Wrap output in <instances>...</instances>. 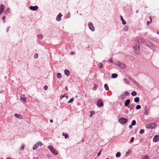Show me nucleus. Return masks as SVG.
Wrapping results in <instances>:
<instances>
[{"mask_svg":"<svg viewBox=\"0 0 159 159\" xmlns=\"http://www.w3.org/2000/svg\"><path fill=\"white\" fill-rule=\"evenodd\" d=\"M71 55H74L75 54V52H71L70 53Z\"/></svg>","mask_w":159,"mask_h":159,"instance_id":"obj_55","label":"nucleus"},{"mask_svg":"<svg viewBox=\"0 0 159 159\" xmlns=\"http://www.w3.org/2000/svg\"><path fill=\"white\" fill-rule=\"evenodd\" d=\"M48 148L51 152L55 156L58 155V153L56 150L54 149L52 145H50L48 147Z\"/></svg>","mask_w":159,"mask_h":159,"instance_id":"obj_1","label":"nucleus"},{"mask_svg":"<svg viewBox=\"0 0 159 159\" xmlns=\"http://www.w3.org/2000/svg\"><path fill=\"white\" fill-rule=\"evenodd\" d=\"M134 101L135 102H138L139 101V97H137L134 98Z\"/></svg>","mask_w":159,"mask_h":159,"instance_id":"obj_20","label":"nucleus"},{"mask_svg":"<svg viewBox=\"0 0 159 159\" xmlns=\"http://www.w3.org/2000/svg\"><path fill=\"white\" fill-rule=\"evenodd\" d=\"M74 100V98H71L70 100L67 103H70L72 102Z\"/></svg>","mask_w":159,"mask_h":159,"instance_id":"obj_33","label":"nucleus"},{"mask_svg":"<svg viewBox=\"0 0 159 159\" xmlns=\"http://www.w3.org/2000/svg\"><path fill=\"white\" fill-rule=\"evenodd\" d=\"M38 55L37 53H35L34 55V57L35 58H37L38 57Z\"/></svg>","mask_w":159,"mask_h":159,"instance_id":"obj_43","label":"nucleus"},{"mask_svg":"<svg viewBox=\"0 0 159 159\" xmlns=\"http://www.w3.org/2000/svg\"><path fill=\"white\" fill-rule=\"evenodd\" d=\"M104 87L106 90H109V87L107 84H104Z\"/></svg>","mask_w":159,"mask_h":159,"instance_id":"obj_26","label":"nucleus"},{"mask_svg":"<svg viewBox=\"0 0 159 159\" xmlns=\"http://www.w3.org/2000/svg\"><path fill=\"white\" fill-rule=\"evenodd\" d=\"M141 108V106L140 105H138L136 106V108L137 110L140 109Z\"/></svg>","mask_w":159,"mask_h":159,"instance_id":"obj_34","label":"nucleus"},{"mask_svg":"<svg viewBox=\"0 0 159 159\" xmlns=\"http://www.w3.org/2000/svg\"><path fill=\"white\" fill-rule=\"evenodd\" d=\"M98 66L99 68H102L103 66L102 64L101 63L99 64Z\"/></svg>","mask_w":159,"mask_h":159,"instance_id":"obj_41","label":"nucleus"},{"mask_svg":"<svg viewBox=\"0 0 159 159\" xmlns=\"http://www.w3.org/2000/svg\"><path fill=\"white\" fill-rule=\"evenodd\" d=\"M132 95L133 96H135L137 95V93L135 91H133L131 93Z\"/></svg>","mask_w":159,"mask_h":159,"instance_id":"obj_27","label":"nucleus"},{"mask_svg":"<svg viewBox=\"0 0 159 159\" xmlns=\"http://www.w3.org/2000/svg\"><path fill=\"white\" fill-rule=\"evenodd\" d=\"M134 84L137 87H139L140 86V85L136 81Z\"/></svg>","mask_w":159,"mask_h":159,"instance_id":"obj_44","label":"nucleus"},{"mask_svg":"<svg viewBox=\"0 0 159 159\" xmlns=\"http://www.w3.org/2000/svg\"><path fill=\"white\" fill-rule=\"evenodd\" d=\"M94 111H91V112H90V117H91L92 116V115L93 114H94Z\"/></svg>","mask_w":159,"mask_h":159,"instance_id":"obj_45","label":"nucleus"},{"mask_svg":"<svg viewBox=\"0 0 159 159\" xmlns=\"http://www.w3.org/2000/svg\"><path fill=\"white\" fill-rule=\"evenodd\" d=\"M157 34H159V31H157Z\"/></svg>","mask_w":159,"mask_h":159,"instance_id":"obj_63","label":"nucleus"},{"mask_svg":"<svg viewBox=\"0 0 159 159\" xmlns=\"http://www.w3.org/2000/svg\"><path fill=\"white\" fill-rule=\"evenodd\" d=\"M38 159V157H37V158H36V159Z\"/></svg>","mask_w":159,"mask_h":159,"instance_id":"obj_64","label":"nucleus"},{"mask_svg":"<svg viewBox=\"0 0 159 159\" xmlns=\"http://www.w3.org/2000/svg\"><path fill=\"white\" fill-rule=\"evenodd\" d=\"M62 135L64 136L65 139H66L68 137V135L67 134H64V133H63L62 134Z\"/></svg>","mask_w":159,"mask_h":159,"instance_id":"obj_28","label":"nucleus"},{"mask_svg":"<svg viewBox=\"0 0 159 159\" xmlns=\"http://www.w3.org/2000/svg\"><path fill=\"white\" fill-rule=\"evenodd\" d=\"M148 111L147 109H145V111L144 113V115H147L148 114Z\"/></svg>","mask_w":159,"mask_h":159,"instance_id":"obj_40","label":"nucleus"},{"mask_svg":"<svg viewBox=\"0 0 159 159\" xmlns=\"http://www.w3.org/2000/svg\"><path fill=\"white\" fill-rule=\"evenodd\" d=\"M25 99H26V98L24 97L22 98L21 97L20 100L22 101H24V102H26Z\"/></svg>","mask_w":159,"mask_h":159,"instance_id":"obj_35","label":"nucleus"},{"mask_svg":"<svg viewBox=\"0 0 159 159\" xmlns=\"http://www.w3.org/2000/svg\"><path fill=\"white\" fill-rule=\"evenodd\" d=\"M97 105L98 107H101L103 106V103L102 101V99L99 100L97 102Z\"/></svg>","mask_w":159,"mask_h":159,"instance_id":"obj_7","label":"nucleus"},{"mask_svg":"<svg viewBox=\"0 0 159 159\" xmlns=\"http://www.w3.org/2000/svg\"><path fill=\"white\" fill-rule=\"evenodd\" d=\"M130 102V100L129 99L126 100L125 102V105L126 107H127L129 106Z\"/></svg>","mask_w":159,"mask_h":159,"instance_id":"obj_13","label":"nucleus"},{"mask_svg":"<svg viewBox=\"0 0 159 159\" xmlns=\"http://www.w3.org/2000/svg\"><path fill=\"white\" fill-rule=\"evenodd\" d=\"M88 25L89 26V29L91 30L92 31H93L95 30V28L93 26V24L90 22H89L88 23Z\"/></svg>","mask_w":159,"mask_h":159,"instance_id":"obj_6","label":"nucleus"},{"mask_svg":"<svg viewBox=\"0 0 159 159\" xmlns=\"http://www.w3.org/2000/svg\"><path fill=\"white\" fill-rule=\"evenodd\" d=\"M125 113L126 114H128V110H126L125 111Z\"/></svg>","mask_w":159,"mask_h":159,"instance_id":"obj_59","label":"nucleus"},{"mask_svg":"<svg viewBox=\"0 0 159 159\" xmlns=\"http://www.w3.org/2000/svg\"><path fill=\"white\" fill-rule=\"evenodd\" d=\"M38 37L40 39H41L43 38V36L41 34H39L38 35Z\"/></svg>","mask_w":159,"mask_h":159,"instance_id":"obj_32","label":"nucleus"},{"mask_svg":"<svg viewBox=\"0 0 159 159\" xmlns=\"http://www.w3.org/2000/svg\"><path fill=\"white\" fill-rule=\"evenodd\" d=\"M159 140V136L158 135H155L153 138V141L154 142H157Z\"/></svg>","mask_w":159,"mask_h":159,"instance_id":"obj_8","label":"nucleus"},{"mask_svg":"<svg viewBox=\"0 0 159 159\" xmlns=\"http://www.w3.org/2000/svg\"><path fill=\"white\" fill-rule=\"evenodd\" d=\"M121 156V153L120 152H117L116 155V157H120Z\"/></svg>","mask_w":159,"mask_h":159,"instance_id":"obj_25","label":"nucleus"},{"mask_svg":"<svg viewBox=\"0 0 159 159\" xmlns=\"http://www.w3.org/2000/svg\"><path fill=\"white\" fill-rule=\"evenodd\" d=\"M10 11V9L9 8H7L6 9L5 11L4 14L5 15H7L9 13Z\"/></svg>","mask_w":159,"mask_h":159,"instance_id":"obj_16","label":"nucleus"},{"mask_svg":"<svg viewBox=\"0 0 159 159\" xmlns=\"http://www.w3.org/2000/svg\"><path fill=\"white\" fill-rule=\"evenodd\" d=\"M29 8L31 10L35 11L38 8V7L36 6H30V7Z\"/></svg>","mask_w":159,"mask_h":159,"instance_id":"obj_11","label":"nucleus"},{"mask_svg":"<svg viewBox=\"0 0 159 159\" xmlns=\"http://www.w3.org/2000/svg\"><path fill=\"white\" fill-rule=\"evenodd\" d=\"M135 105L134 104H131L128 106V108L131 111L134 107Z\"/></svg>","mask_w":159,"mask_h":159,"instance_id":"obj_17","label":"nucleus"},{"mask_svg":"<svg viewBox=\"0 0 159 159\" xmlns=\"http://www.w3.org/2000/svg\"><path fill=\"white\" fill-rule=\"evenodd\" d=\"M65 89H66V90H68V88H67V87H66Z\"/></svg>","mask_w":159,"mask_h":159,"instance_id":"obj_61","label":"nucleus"},{"mask_svg":"<svg viewBox=\"0 0 159 159\" xmlns=\"http://www.w3.org/2000/svg\"><path fill=\"white\" fill-rule=\"evenodd\" d=\"M149 157L147 155L143 156L142 157V159H149Z\"/></svg>","mask_w":159,"mask_h":159,"instance_id":"obj_22","label":"nucleus"},{"mask_svg":"<svg viewBox=\"0 0 159 159\" xmlns=\"http://www.w3.org/2000/svg\"><path fill=\"white\" fill-rule=\"evenodd\" d=\"M101 151H100L98 154H97V156H100V154H101Z\"/></svg>","mask_w":159,"mask_h":159,"instance_id":"obj_51","label":"nucleus"},{"mask_svg":"<svg viewBox=\"0 0 159 159\" xmlns=\"http://www.w3.org/2000/svg\"><path fill=\"white\" fill-rule=\"evenodd\" d=\"M57 77L58 78H61V74L60 73H58L57 75Z\"/></svg>","mask_w":159,"mask_h":159,"instance_id":"obj_31","label":"nucleus"},{"mask_svg":"<svg viewBox=\"0 0 159 159\" xmlns=\"http://www.w3.org/2000/svg\"><path fill=\"white\" fill-rule=\"evenodd\" d=\"M120 18L121 21H122V23L123 25H125L126 24V22L124 19L121 16H120Z\"/></svg>","mask_w":159,"mask_h":159,"instance_id":"obj_18","label":"nucleus"},{"mask_svg":"<svg viewBox=\"0 0 159 159\" xmlns=\"http://www.w3.org/2000/svg\"><path fill=\"white\" fill-rule=\"evenodd\" d=\"M144 130L143 129H142L140 131L139 133L141 134H143L144 133Z\"/></svg>","mask_w":159,"mask_h":159,"instance_id":"obj_39","label":"nucleus"},{"mask_svg":"<svg viewBox=\"0 0 159 159\" xmlns=\"http://www.w3.org/2000/svg\"><path fill=\"white\" fill-rule=\"evenodd\" d=\"M132 125H130L129 126V129H131L132 128Z\"/></svg>","mask_w":159,"mask_h":159,"instance_id":"obj_53","label":"nucleus"},{"mask_svg":"<svg viewBox=\"0 0 159 159\" xmlns=\"http://www.w3.org/2000/svg\"><path fill=\"white\" fill-rule=\"evenodd\" d=\"M134 140V138L133 137H132L130 139V141L131 142H133Z\"/></svg>","mask_w":159,"mask_h":159,"instance_id":"obj_48","label":"nucleus"},{"mask_svg":"<svg viewBox=\"0 0 159 159\" xmlns=\"http://www.w3.org/2000/svg\"><path fill=\"white\" fill-rule=\"evenodd\" d=\"M6 18V17L5 16H3L2 17V20H3L4 22H5V19Z\"/></svg>","mask_w":159,"mask_h":159,"instance_id":"obj_42","label":"nucleus"},{"mask_svg":"<svg viewBox=\"0 0 159 159\" xmlns=\"http://www.w3.org/2000/svg\"><path fill=\"white\" fill-rule=\"evenodd\" d=\"M43 143L41 142H38L36 143V144L39 147V146H41L43 145Z\"/></svg>","mask_w":159,"mask_h":159,"instance_id":"obj_24","label":"nucleus"},{"mask_svg":"<svg viewBox=\"0 0 159 159\" xmlns=\"http://www.w3.org/2000/svg\"><path fill=\"white\" fill-rule=\"evenodd\" d=\"M5 8V7L2 4L1 6L0 7V11H2V12H3Z\"/></svg>","mask_w":159,"mask_h":159,"instance_id":"obj_14","label":"nucleus"},{"mask_svg":"<svg viewBox=\"0 0 159 159\" xmlns=\"http://www.w3.org/2000/svg\"><path fill=\"white\" fill-rule=\"evenodd\" d=\"M84 139H82V142H84Z\"/></svg>","mask_w":159,"mask_h":159,"instance_id":"obj_62","label":"nucleus"},{"mask_svg":"<svg viewBox=\"0 0 159 159\" xmlns=\"http://www.w3.org/2000/svg\"><path fill=\"white\" fill-rule=\"evenodd\" d=\"M48 87L46 85H45L44 86V89L45 90H47L48 89Z\"/></svg>","mask_w":159,"mask_h":159,"instance_id":"obj_49","label":"nucleus"},{"mask_svg":"<svg viewBox=\"0 0 159 159\" xmlns=\"http://www.w3.org/2000/svg\"><path fill=\"white\" fill-rule=\"evenodd\" d=\"M150 21H147V25H149V24L151 22H152L151 19L150 18Z\"/></svg>","mask_w":159,"mask_h":159,"instance_id":"obj_47","label":"nucleus"},{"mask_svg":"<svg viewBox=\"0 0 159 159\" xmlns=\"http://www.w3.org/2000/svg\"><path fill=\"white\" fill-rule=\"evenodd\" d=\"M137 41L139 43H144V40L141 38L138 37L137 39Z\"/></svg>","mask_w":159,"mask_h":159,"instance_id":"obj_12","label":"nucleus"},{"mask_svg":"<svg viewBox=\"0 0 159 159\" xmlns=\"http://www.w3.org/2000/svg\"><path fill=\"white\" fill-rule=\"evenodd\" d=\"M146 45L150 48H153L154 46L150 42H147L146 43Z\"/></svg>","mask_w":159,"mask_h":159,"instance_id":"obj_9","label":"nucleus"},{"mask_svg":"<svg viewBox=\"0 0 159 159\" xmlns=\"http://www.w3.org/2000/svg\"><path fill=\"white\" fill-rule=\"evenodd\" d=\"M129 95V93L128 92L125 91L124 93V95H123L124 98H125V96H127Z\"/></svg>","mask_w":159,"mask_h":159,"instance_id":"obj_19","label":"nucleus"},{"mask_svg":"<svg viewBox=\"0 0 159 159\" xmlns=\"http://www.w3.org/2000/svg\"><path fill=\"white\" fill-rule=\"evenodd\" d=\"M10 26H9V27H8L7 28V32H8L9 29H10Z\"/></svg>","mask_w":159,"mask_h":159,"instance_id":"obj_52","label":"nucleus"},{"mask_svg":"<svg viewBox=\"0 0 159 159\" xmlns=\"http://www.w3.org/2000/svg\"><path fill=\"white\" fill-rule=\"evenodd\" d=\"M121 99H123L124 98V97L122 95L121 96Z\"/></svg>","mask_w":159,"mask_h":159,"instance_id":"obj_58","label":"nucleus"},{"mask_svg":"<svg viewBox=\"0 0 159 159\" xmlns=\"http://www.w3.org/2000/svg\"><path fill=\"white\" fill-rule=\"evenodd\" d=\"M124 83L126 84H128L129 82L128 80L126 79H124Z\"/></svg>","mask_w":159,"mask_h":159,"instance_id":"obj_46","label":"nucleus"},{"mask_svg":"<svg viewBox=\"0 0 159 159\" xmlns=\"http://www.w3.org/2000/svg\"><path fill=\"white\" fill-rule=\"evenodd\" d=\"M64 97V95H61L60 97V98L61 99H62Z\"/></svg>","mask_w":159,"mask_h":159,"instance_id":"obj_54","label":"nucleus"},{"mask_svg":"<svg viewBox=\"0 0 159 159\" xmlns=\"http://www.w3.org/2000/svg\"><path fill=\"white\" fill-rule=\"evenodd\" d=\"M14 116L16 118H20V116L19 114H14Z\"/></svg>","mask_w":159,"mask_h":159,"instance_id":"obj_37","label":"nucleus"},{"mask_svg":"<svg viewBox=\"0 0 159 159\" xmlns=\"http://www.w3.org/2000/svg\"><path fill=\"white\" fill-rule=\"evenodd\" d=\"M136 13H138V12H139V11L138 10H136Z\"/></svg>","mask_w":159,"mask_h":159,"instance_id":"obj_60","label":"nucleus"},{"mask_svg":"<svg viewBox=\"0 0 159 159\" xmlns=\"http://www.w3.org/2000/svg\"><path fill=\"white\" fill-rule=\"evenodd\" d=\"M96 88V87L95 86V85H94V87L93 88V89L95 90Z\"/></svg>","mask_w":159,"mask_h":159,"instance_id":"obj_56","label":"nucleus"},{"mask_svg":"<svg viewBox=\"0 0 159 159\" xmlns=\"http://www.w3.org/2000/svg\"><path fill=\"white\" fill-rule=\"evenodd\" d=\"M62 16L61 13H59V14L57 16L56 20L57 21H60L61 20V17Z\"/></svg>","mask_w":159,"mask_h":159,"instance_id":"obj_10","label":"nucleus"},{"mask_svg":"<svg viewBox=\"0 0 159 159\" xmlns=\"http://www.w3.org/2000/svg\"><path fill=\"white\" fill-rule=\"evenodd\" d=\"M129 79L134 84L136 82V81L133 78H132L131 77H129Z\"/></svg>","mask_w":159,"mask_h":159,"instance_id":"obj_23","label":"nucleus"},{"mask_svg":"<svg viewBox=\"0 0 159 159\" xmlns=\"http://www.w3.org/2000/svg\"><path fill=\"white\" fill-rule=\"evenodd\" d=\"M113 61V60L112 58H110L108 60V61L110 62H112Z\"/></svg>","mask_w":159,"mask_h":159,"instance_id":"obj_50","label":"nucleus"},{"mask_svg":"<svg viewBox=\"0 0 159 159\" xmlns=\"http://www.w3.org/2000/svg\"><path fill=\"white\" fill-rule=\"evenodd\" d=\"M38 147V146L36 144H35L33 147V149L34 150H35Z\"/></svg>","mask_w":159,"mask_h":159,"instance_id":"obj_30","label":"nucleus"},{"mask_svg":"<svg viewBox=\"0 0 159 159\" xmlns=\"http://www.w3.org/2000/svg\"><path fill=\"white\" fill-rule=\"evenodd\" d=\"M128 29V27L126 26H125L123 28V30L125 31H126Z\"/></svg>","mask_w":159,"mask_h":159,"instance_id":"obj_36","label":"nucleus"},{"mask_svg":"<svg viewBox=\"0 0 159 159\" xmlns=\"http://www.w3.org/2000/svg\"><path fill=\"white\" fill-rule=\"evenodd\" d=\"M128 121L127 119L122 117L119 120V122L122 124H124L126 123Z\"/></svg>","mask_w":159,"mask_h":159,"instance_id":"obj_5","label":"nucleus"},{"mask_svg":"<svg viewBox=\"0 0 159 159\" xmlns=\"http://www.w3.org/2000/svg\"><path fill=\"white\" fill-rule=\"evenodd\" d=\"M134 48L136 54H139V53L140 46L139 45L135 44L134 45Z\"/></svg>","mask_w":159,"mask_h":159,"instance_id":"obj_3","label":"nucleus"},{"mask_svg":"<svg viewBox=\"0 0 159 159\" xmlns=\"http://www.w3.org/2000/svg\"><path fill=\"white\" fill-rule=\"evenodd\" d=\"M136 124V122L135 120H133L131 123V125L133 126L135 125Z\"/></svg>","mask_w":159,"mask_h":159,"instance_id":"obj_29","label":"nucleus"},{"mask_svg":"<svg viewBox=\"0 0 159 159\" xmlns=\"http://www.w3.org/2000/svg\"><path fill=\"white\" fill-rule=\"evenodd\" d=\"M50 122L51 123H52V122H53V120H52V119H51V120H50Z\"/></svg>","mask_w":159,"mask_h":159,"instance_id":"obj_57","label":"nucleus"},{"mask_svg":"<svg viewBox=\"0 0 159 159\" xmlns=\"http://www.w3.org/2000/svg\"><path fill=\"white\" fill-rule=\"evenodd\" d=\"M114 64L122 69H124L126 67L124 63L119 61H116Z\"/></svg>","mask_w":159,"mask_h":159,"instance_id":"obj_2","label":"nucleus"},{"mask_svg":"<svg viewBox=\"0 0 159 159\" xmlns=\"http://www.w3.org/2000/svg\"><path fill=\"white\" fill-rule=\"evenodd\" d=\"M117 76L118 75L116 73L112 74L111 75V77L113 78H116L117 77Z\"/></svg>","mask_w":159,"mask_h":159,"instance_id":"obj_21","label":"nucleus"},{"mask_svg":"<svg viewBox=\"0 0 159 159\" xmlns=\"http://www.w3.org/2000/svg\"><path fill=\"white\" fill-rule=\"evenodd\" d=\"M64 73L66 75L68 76L70 75V72L68 70L65 69L64 70Z\"/></svg>","mask_w":159,"mask_h":159,"instance_id":"obj_15","label":"nucleus"},{"mask_svg":"<svg viewBox=\"0 0 159 159\" xmlns=\"http://www.w3.org/2000/svg\"><path fill=\"white\" fill-rule=\"evenodd\" d=\"M156 126V124L154 123H151L145 125L146 127L148 129H153Z\"/></svg>","mask_w":159,"mask_h":159,"instance_id":"obj_4","label":"nucleus"},{"mask_svg":"<svg viewBox=\"0 0 159 159\" xmlns=\"http://www.w3.org/2000/svg\"><path fill=\"white\" fill-rule=\"evenodd\" d=\"M24 144H23L22 145L20 148V150H23L24 149Z\"/></svg>","mask_w":159,"mask_h":159,"instance_id":"obj_38","label":"nucleus"}]
</instances>
